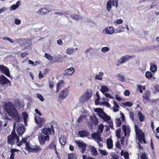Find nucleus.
I'll return each instance as SVG.
<instances>
[{"label": "nucleus", "mask_w": 159, "mask_h": 159, "mask_svg": "<svg viewBox=\"0 0 159 159\" xmlns=\"http://www.w3.org/2000/svg\"><path fill=\"white\" fill-rule=\"evenodd\" d=\"M124 157L125 159H128L129 158V153L126 152H125L124 153Z\"/></svg>", "instance_id": "nucleus-61"}, {"label": "nucleus", "mask_w": 159, "mask_h": 159, "mask_svg": "<svg viewBox=\"0 0 159 159\" xmlns=\"http://www.w3.org/2000/svg\"><path fill=\"white\" fill-rule=\"evenodd\" d=\"M142 85H138V88L139 90V92L140 93H143V91L142 90Z\"/></svg>", "instance_id": "nucleus-64"}, {"label": "nucleus", "mask_w": 159, "mask_h": 159, "mask_svg": "<svg viewBox=\"0 0 159 159\" xmlns=\"http://www.w3.org/2000/svg\"><path fill=\"white\" fill-rule=\"evenodd\" d=\"M74 50L73 48H68L66 50V53L69 55L72 53Z\"/></svg>", "instance_id": "nucleus-47"}, {"label": "nucleus", "mask_w": 159, "mask_h": 159, "mask_svg": "<svg viewBox=\"0 0 159 159\" xmlns=\"http://www.w3.org/2000/svg\"><path fill=\"white\" fill-rule=\"evenodd\" d=\"M100 151L101 154L103 156H105L107 154V153L105 150H100Z\"/></svg>", "instance_id": "nucleus-58"}, {"label": "nucleus", "mask_w": 159, "mask_h": 159, "mask_svg": "<svg viewBox=\"0 0 159 159\" xmlns=\"http://www.w3.org/2000/svg\"><path fill=\"white\" fill-rule=\"evenodd\" d=\"M138 115L139 117V121L140 122L143 121L145 118V116L144 115H143L142 113L140 111H139L138 113Z\"/></svg>", "instance_id": "nucleus-33"}, {"label": "nucleus", "mask_w": 159, "mask_h": 159, "mask_svg": "<svg viewBox=\"0 0 159 159\" xmlns=\"http://www.w3.org/2000/svg\"><path fill=\"white\" fill-rule=\"evenodd\" d=\"M83 159H94L91 157H87V155H83L82 156Z\"/></svg>", "instance_id": "nucleus-56"}, {"label": "nucleus", "mask_w": 159, "mask_h": 159, "mask_svg": "<svg viewBox=\"0 0 159 159\" xmlns=\"http://www.w3.org/2000/svg\"><path fill=\"white\" fill-rule=\"evenodd\" d=\"M68 91V90L67 88L64 89L60 92L59 96V98L61 99H65L67 95Z\"/></svg>", "instance_id": "nucleus-11"}, {"label": "nucleus", "mask_w": 159, "mask_h": 159, "mask_svg": "<svg viewBox=\"0 0 159 159\" xmlns=\"http://www.w3.org/2000/svg\"><path fill=\"white\" fill-rule=\"evenodd\" d=\"M0 71L8 77H10V75L9 69L6 66L3 65H0Z\"/></svg>", "instance_id": "nucleus-9"}, {"label": "nucleus", "mask_w": 159, "mask_h": 159, "mask_svg": "<svg viewBox=\"0 0 159 159\" xmlns=\"http://www.w3.org/2000/svg\"><path fill=\"white\" fill-rule=\"evenodd\" d=\"M91 95L89 94L88 90H87L83 95V98L84 101H88L91 98Z\"/></svg>", "instance_id": "nucleus-17"}, {"label": "nucleus", "mask_w": 159, "mask_h": 159, "mask_svg": "<svg viewBox=\"0 0 159 159\" xmlns=\"http://www.w3.org/2000/svg\"><path fill=\"white\" fill-rule=\"evenodd\" d=\"M130 94L129 91L128 90H126L124 92V94L125 96H128Z\"/></svg>", "instance_id": "nucleus-62"}, {"label": "nucleus", "mask_w": 159, "mask_h": 159, "mask_svg": "<svg viewBox=\"0 0 159 159\" xmlns=\"http://www.w3.org/2000/svg\"><path fill=\"white\" fill-rule=\"evenodd\" d=\"M39 139L40 144L43 145L45 143L46 141L49 140L50 137L48 135H45L43 133L41 132V134L39 136Z\"/></svg>", "instance_id": "nucleus-5"}, {"label": "nucleus", "mask_w": 159, "mask_h": 159, "mask_svg": "<svg viewBox=\"0 0 159 159\" xmlns=\"http://www.w3.org/2000/svg\"><path fill=\"white\" fill-rule=\"evenodd\" d=\"M35 120L36 121V123L38 124L40 127H41L42 125L45 123L46 121L45 119L43 118L39 117L37 120L36 118H35Z\"/></svg>", "instance_id": "nucleus-21"}, {"label": "nucleus", "mask_w": 159, "mask_h": 159, "mask_svg": "<svg viewBox=\"0 0 159 159\" xmlns=\"http://www.w3.org/2000/svg\"><path fill=\"white\" fill-rule=\"evenodd\" d=\"M77 144L79 147L81 148V152L83 154L85 151L86 148V145L83 142H80L78 141Z\"/></svg>", "instance_id": "nucleus-12"}, {"label": "nucleus", "mask_w": 159, "mask_h": 159, "mask_svg": "<svg viewBox=\"0 0 159 159\" xmlns=\"http://www.w3.org/2000/svg\"><path fill=\"white\" fill-rule=\"evenodd\" d=\"M118 78L119 80L121 82H123L125 80V78L124 76L121 74H119L118 75Z\"/></svg>", "instance_id": "nucleus-43"}, {"label": "nucleus", "mask_w": 159, "mask_h": 159, "mask_svg": "<svg viewBox=\"0 0 159 159\" xmlns=\"http://www.w3.org/2000/svg\"><path fill=\"white\" fill-rule=\"evenodd\" d=\"M98 130L99 132L101 133H102L104 129V126L102 124H100L98 125Z\"/></svg>", "instance_id": "nucleus-38"}, {"label": "nucleus", "mask_w": 159, "mask_h": 159, "mask_svg": "<svg viewBox=\"0 0 159 159\" xmlns=\"http://www.w3.org/2000/svg\"><path fill=\"white\" fill-rule=\"evenodd\" d=\"M121 131V130L120 129H117L116 131V136L118 138H120L121 137L120 136V132Z\"/></svg>", "instance_id": "nucleus-40"}, {"label": "nucleus", "mask_w": 159, "mask_h": 159, "mask_svg": "<svg viewBox=\"0 0 159 159\" xmlns=\"http://www.w3.org/2000/svg\"><path fill=\"white\" fill-rule=\"evenodd\" d=\"M123 104L129 107H131L133 105V104L129 101H127L125 103H123Z\"/></svg>", "instance_id": "nucleus-52"}, {"label": "nucleus", "mask_w": 159, "mask_h": 159, "mask_svg": "<svg viewBox=\"0 0 159 159\" xmlns=\"http://www.w3.org/2000/svg\"><path fill=\"white\" fill-rule=\"evenodd\" d=\"M44 57L49 60L51 61L53 59L52 56L48 53H45L44 54Z\"/></svg>", "instance_id": "nucleus-41"}, {"label": "nucleus", "mask_w": 159, "mask_h": 159, "mask_svg": "<svg viewBox=\"0 0 159 159\" xmlns=\"http://www.w3.org/2000/svg\"><path fill=\"white\" fill-rule=\"evenodd\" d=\"M105 33L109 34H112L114 32V28L112 26L108 27L105 29Z\"/></svg>", "instance_id": "nucleus-23"}, {"label": "nucleus", "mask_w": 159, "mask_h": 159, "mask_svg": "<svg viewBox=\"0 0 159 159\" xmlns=\"http://www.w3.org/2000/svg\"><path fill=\"white\" fill-rule=\"evenodd\" d=\"M19 4L18 5L13 4L10 7L11 10H15L19 6Z\"/></svg>", "instance_id": "nucleus-51"}, {"label": "nucleus", "mask_w": 159, "mask_h": 159, "mask_svg": "<svg viewBox=\"0 0 159 159\" xmlns=\"http://www.w3.org/2000/svg\"><path fill=\"white\" fill-rule=\"evenodd\" d=\"M120 115L121 116V119H122V121L123 122H124V121L125 120V116L123 113H122L121 111H120Z\"/></svg>", "instance_id": "nucleus-59"}, {"label": "nucleus", "mask_w": 159, "mask_h": 159, "mask_svg": "<svg viewBox=\"0 0 159 159\" xmlns=\"http://www.w3.org/2000/svg\"><path fill=\"white\" fill-rule=\"evenodd\" d=\"M90 150L93 155L96 156L97 155V151L94 147H92L90 148Z\"/></svg>", "instance_id": "nucleus-31"}, {"label": "nucleus", "mask_w": 159, "mask_h": 159, "mask_svg": "<svg viewBox=\"0 0 159 159\" xmlns=\"http://www.w3.org/2000/svg\"><path fill=\"white\" fill-rule=\"evenodd\" d=\"M111 0H109L107 2L106 9L108 11H110L111 9Z\"/></svg>", "instance_id": "nucleus-35"}, {"label": "nucleus", "mask_w": 159, "mask_h": 159, "mask_svg": "<svg viewBox=\"0 0 159 159\" xmlns=\"http://www.w3.org/2000/svg\"><path fill=\"white\" fill-rule=\"evenodd\" d=\"M100 104H104L106 105L107 107H110V105L109 103L105 101L102 102Z\"/></svg>", "instance_id": "nucleus-54"}, {"label": "nucleus", "mask_w": 159, "mask_h": 159, "mask_svg": "<svg viewBox=\"0 0 159 159\" xmlns=\"http://www.w3.org/2000/svg\"><path fill=\"white\" fill-rule=\"evenodd\" d=\"M41 149L38 146H35L33 148H32L31 152H38L41 151Z\"/></svg>", "instance_id": "nucleus-29"}, {"label": "nucleus", "mask_w": 159, "mask_h": 159, "mask_svg": "<svg viewBox=\"0 0 159 159\" xmlns=\"http://www.w3.org/2000/svg\"><path fill=\"white\" fill-rule=\"evenodd\" d=\"M134 129L136 134L138 137L139 142L141 143L142 140L144 143H146V142L144 138L145 134L142 132V130L139 129L138 126L136 125H134Z\"/></svg>", "instance_id": "nucleus-3"}, {"label": "nucleus", "mask_w": 159, "mask_h": 159, "mask_svg": "<svg viewBox=\"0 0 159 159\" xmlns=\"http://www.w3.org/2000/svg\"><path fill=\"white\" fill-rule=\"evenodd\" d=\"M95 112L98 113L97 115H98L99 117L102 119L103 120L105 121H109L108 122L109 124V126L112 129H114L113 123L112 120L110 121L111 120V117L110 116H108V115L105 113L103 110L101 108H96L95 109Z\"/></svg>", "instance_id": "nucleus-2"}, {"label": "nucleus", "mask_w": 159, "mask_h": 159, "mask_svg": "<svg viewBox=\"0 0 159 159\" xmlns=\"http://www.w3.org/2000/svg\"><path fill=\"white\" fill-rule=\"evenodd\" d=\"M41 133H43V134L49 136L50 135L52 134V133L54 134L55 132L52 125H51L50 128H45L42 129L41 130Z\"/></svg>", "instance_id": "nucleus-4"}, {"label": "nucleus", "mask_w": 159, "mask_h": 159, "mask_svg": "<svg viewBox=\"0 0 159 159\" xmlns=\"http://www.w3.org/2000/svg\"><path fill=\"white\" fill-rule=\"evenodd\" d=\"M96 96L97 97V98L96 100V101H95V103L96 104H98L99 103H97V101L98 100V101L99 99H100V96H99V95L98 93V92H97L96 93Z\"/></svg>", "instance_id": "nucleus-60"}, {"label": "nucleus", "mask_w": 159, "mask_h": 159, "mask_svg": "<svg viewBox=\"0 0 159 159\" xmlns=\"http://www.w3.org/2000/svg\"><path fill=\"white\" fill-rule=\"evenodd\" d=\"M77 156L76 154L73 153L69 154L68 155V159H77Z\"/></svg>", "instance_id": "nucleus-34"}, {"label": "nucleus", "mask_w": 159, "mask_h": 159, "mask_svg": "<svg viewBox=\"0 0 159 159\" xmlns=\"http://www.w3.org/2000/svg\"><path fill=\"white\" fill-rule=\"evenodd\" d=\"M25 130V128L21 124H19L16 128V131L17 134L19 136H22Z\"/></svg>", "instance_id": "nucleus-7"}, {"label": "nucleus", "mask_w": 159, "mask_h": 159, "mask_svg": "<svg viewBox=\"0 0 159 159\" xmlns=\"http://www.w3.org/2000/svg\"><path fill=\"white\" fill-rule=\"evenodd\" d=\"M28 54V52H22L20 54V57L21 58H23L25 57L26 55Z\"/></svg>", "instance_id": "nucleus-53"}, {"label": "nucleus", "mask_w": 159, "mask_h": 159, "mask_svg": "<svg viewBox=\"0 0 159 159\" xmlns=\"http://www.w3.org/2000/svg\"><path fill=\"white\" fill-rule=\"evenodd\" d=\"M75 72V69L73 67H70L66 70L63 73L64 76H70Z\"/></svg>", "instance_id": "nucleus-10"}, {"label": "nucleus", "mask_w": 159, "mask_h": 159, "mask_svg": "<svg viewBox=\"0 0 159 159\" xmlns=\"http://www.w3.org/2000/svg\"><path fill=\"white\" fill-rule=\"evenodd\" d=\"M59 141L61 146H65L66 143V137L64 135H61L59 139Z\"/></svg>", "instance_id": "nucleus-22"}, {"label": "nucleus", "mask_w": 159, "mask_h": 159, "mask_svg": "<svg viewBox=\"0 0 159 159\" xmlns=\"http://www.w3.org/2000/svg\"><path fill=\"white\" fill-rule=\"evenodd\" d=\"M37 97L39 98L41 101L43 102L44 100V99L43 96L39 93H37L36 94Z\"/></svg>", "instance_id": "nucleus-49"}, {"label": "nucleus", "mask_w": 159, "mask_h": 159, "mask_svg": "<svg viewBox=\"0 0 159 159\" xmlns=\"http://www.w3.org/2000/svg\"><path fill=\"white\" fill-rule=\"evenodd\" d=\"M19 141V138H17L16 137L12 136H8L7 137V142L8 144H10L11 145H13L15 144V143H16Z\"/></svg>", "instance_id": "nucleus-6"}, {"label": "nucleus", "mask_w": 159, "mask_h": 159, "mask_svg": "<svg viewBox=\"0 0 159 159\" xmlns=\"http://www.w3.org/2000/svg\"><path fill=\"white\" fill-rule=\"evenodd\" d=\"M145 76L146 78L148 79H150L152 77V73L149 71H147L145 73Z\"/></svg>", "instance_id": "nucleus-36"}, {"label": "nucleus", "mask_w": 159, "mask_h": 159, "mask_svg": "<svg viewBox=\"0 0 159 159\" xmlns=\"http://www.w3.org/2000/svg\"><path fill=\"white\" fill-rule=\"evenodd\" d=\"M123 21L121 19H118L115 21V23L116 24H121L123 23Z\"/></svg>", "instance_id": "nucleus-57"}, {"label": "nucleus", "mask_w": 159, "mask_h": 159, "mask_svg": "<svg viewBox=\"0 0 159 159\" xmlns=\"http://www.w3.org/2000/svg\"><path fill=\"white\" fill-rule=\"evenodd\" d=\"M107 144L108 148L111 149L112 148L113 146V141L111 139L108 138L107 139Z\"/></svg>", "instance_id": "nucleus-24"}, {"label": "nucleus", "mask_w": 159, "mask_h": 159, "mask_svg": "<svg viewBox=\"0 0 159 159\" xmlns=\"http://www.w3.org/2000/svg\"><path fill=\"white\" fill-rule=\"evenodd\" d=\"M115 123L116 127L120 126L122 124L121 121L119 118H117L116 119Z\"/></svg>", "instance_id": "nucleus-37"}, {"label": "nucleus", "mask_w": 159, "mask_h": 159, "mask_svg": "<svg viewBox=\"0 0 159 159\" xmlns=\"http://www.w3.org/2000/svg\"><path fill=\"white\" fill-rule=\"evenodd\" d=\"M23 118L24 122L25 123H26L28 114L26 112L23 113Z\"/></svg>", "instance_id": "nucleus-46"}, {"label": "nucleus", "mask_w": 159, "mask_h": 159, "mask_svg": "<svg viewBox=\"0 0 159 159\" xmlns=\"http://www.w3.org/2000/svg\"><path fill=\"white\" fill-rule=\"evenodd\" d=\"M113 103L114 106L113 107V111L116 112L119 111V110L117 109L119 108V106L117 102L115 101H113Z\"/></svg>", "instance_id": "nucleus-32"}, {"label": "nucleus", "mask_w": 159, "mask_h": 159, "mask_svg": "<svg viewBox=\"0 0 159 159\" xmlns=\"http://www.w3.org/2000/svg\"><path fill=\"white\" fill-rule=\"evenodd\" d=\"M134 113L132 112H129V116L131 118V119L133 121L134 120Z\"/></svg>", "instance_id": "nucleus-55"}, {"label": "nucleus", "mask_w": 159, "mask_h": 159, "mask_svg": "<svg viewBox=\"0 0 159 159\" xmlns=\"http://www.w3.org/2000/svg\"><path fill=\"white\" fill-rule=\"evenodd\" d=\"M91 120L93 122V123L95 126L97 125L98 123V118L96 116L93 117L92 116H91L90 117Z\"/></svg>", "instance_id": "nucleus-26"}, {"label": "nucleus", "mask_w": 159, "mask_h": 159, "mask_svg": "<svg viewBox=\"0 0 159 159\" xmlns=\"http://www.w3.org/2000/svg\"><path fill=\"white\" fill-rule=\"evenodd\" d=\"M19 150L16 148H12L11 150V154L10 156V159H14L15 152H19Z\"/></svg>", "instance_id": "nucleus-27"}, {"label": "nucleus", "mask_w": 159, "mask_h": 159, "mask_svg": "<svg viewBox=\"0 0 159 159\" xmlns=\"http://www.w3.org/2000/svg\"><path fill=\"white\" fill-rule=\"evenodd\" d=\"M25 146L26 149L29 151L31 152L32 148L30 146L29 143L28 142L26 143Z\"/></svg>", "instance_id": "nucleus-44"}, {"label": "nucleus", "mask_w": 159, "mask_h": 159, "mask_svg": "<svg viewBox=\"0 0 159 159\" xmlns=\"http://www.w3.org/2000/svg\"><path fill=\"white\" fill-rule=\"evenodd\" d=\"M11 82L4 75H0V83L2 85H5Z\"/></svg>", "instance_id": "nucleus-14"}, {"label": "nucleus", "mask_w": 159, "mask_h": 159, "mask_svg": "<svg viewBox=\"0 0 159 159\" xmlns=\"http://www.w3.org/2000/svg\"><path fill=\"white\" fill-rule=\"evenodd\" d=\"M151 95V93L148 90H147L143 94V99L145 100L146 102L148 101L150 99Z\"/></svg>", "instance_id": "nucleus-13"}, {"label": "nucleus", "mask_w": 159, "mask_h": 159, "mask_svg": "<svg viewBox=\"0 0 159 159\" xmlns=\"http://www.w3.org/2000/svg\"><path fill=\"white\" fill-rule=\"evenodd\" d=\"M108 90L109 89L106 86L103 85L101 87V89H100V91L102 92L103 94H104L106 92H108Z\"/></svg>", "instance_id": "nucleus-30"}, {"label": "nucleus", "mask_w": 159, "mask_h": 159, "mask_svg": "<svg viewBox=\"0 0 159 159\" xmlns=\"http://www.w3.org/2000/svg\"><path fill=\"white\" fill-rule=\"evenodd\" d=\"M140 157L141 159H148V155L145 153H142Z\"/></svg>", "instance_id": "nucleus-45"}, {"label": "nucleus", "mask_w": 159, "mask_h": 159, "mask_svg": "<svg viewBox=\"0 0 159 159\" xmlns=\"http://www.w3.org/2000/svg\"><path fill=\"white\" fill-rule=\"evenodd\" d=\"M122 129L124 132L125 136V137L127 136V134L128 136L129 135V134L130 133V129L129 127H127V128L125 125H123L122 126Z\"/></svg>", "instance_id": "nucleus-15"}, {"label": "nucleus", "mask_w": 159, "mask_h": 159, "mask_svg": "<svg viewBox=\"0 0 159 159\" xmlns=\"http://www.w3.org/2000/svg\"><path fill=\"white\" fill-rule=\"evenodd\" d=\"M71 16L73 19L75 20H78L80 18V16L76 14H71Z\"/></svg>", "instance_id": "nucleus-42"}, {"label": "nucleus", "mask_w": 159, "mask_h": 159, "mask_svg": "<svg viewBox=\"0 0 159 159\" xmlns=\"http://www.w3.org/2000/svg\"><path fill=\"white\" fill-rule=\"evenodd\" d=\"M78 134L80 137L82 138H84L85 137L89 136L90 134L89 132L85 130L79 131L78 132Z\"/></svg>", "instance_id": "nucleus-16"}, {"label": "nucleus", "mask_w": 159, "mask_h": 159, "mask_svg": "<svg viewBox=\"0 0 159 159\" xmlns=\"http://www.w3.org/2000/svg\"><path fill=\"white\" fill-rule=\"evenodd\" d=\"M125 27L122 25H119L118 27L116 29V33H120L122 32L124 30Z\"/></svg>", "instance_id": "nucleus-28"}, {"label": "nucleus", "mask_w": 159, "mask_h": 159, "mask_svg": "<svg viewBox=\"0 0 159 159\" xmlns=\"http://www.w3.org/2000/svg\"><path fill=\"white\" fill-rule=\"evenodd\" d=\"M2 103L4 110L8 115L10 117L14 118L17 122H19L20 120L21 117L15 105L10 102H2Z\"/></svg>", "instance_id": "nucleus-1"}, {"label": "nucleus", "mask_w": 159, "mask_h": 159, "mask_svg": "<svg viewBox=\"0 0 159 159\" xmlns=\"http://www.w3.org/2000/svg\"><path fill=\"white\" fill-rule=\"evenodd\" d=\"M109 50V48L107 47H103L101 49V51L103 52H105L108 51Z\"/></svg>", "instance_id": "nucleus-50"}, {"label": "nucleus", "mask_w": 159, "mask_h": 159, "mask_svg": "<svg viewBox=\"0 0 159 159\" xmlns=\"http://www.w3.org/2000/svg\"><path fill=\"white\" fill-rule=\"evenodd\" d=\"M56 140H53L48 146V148L51 149H54L56 148Z\"/></svg>", "instance_id": "nucleus-25"}, {"label": "nucleus", "mask_w": 159, "mask_h": 159, "mask_svg": "<svg viewBox=\"0 0 159 159\" xmlns=\"http://www.w3.org/2000/svg\"><path fill=\"white\" fill-rule=\"evenodd\" d=\"M91 136L93 138L101 142L102 141V139L100 136V134L98 133H92Z\"/></svg>", "instance_id": "nucleus-18"}, {"label": "nucleus", "mask_w": 159, "mask_h": 159, "mask_svg": "<svg viewBox=\"0 0 159 159\" xmlns=\"http://www.w3.org/2000/svg\"><path fill=\"white\" fill-rule=\"evenodd\" d=\"M49 11L46 8L43 7L39 9L38 12L40 14L45 15L48 13Z\"/></svg>", "instance_id": "nucleus-20"}, {"label": "nucleus", "mask_w": 159, "mask_h": 159, "mask_svg": "<svg viewBox=\"0 0 159 159\" xmlns=\"http://www.w3.org/2000/svg\"><path fill=\"white\" fill-rule=\"evenodd\" d=\"M21 23V21L18 18H16L15 20V23L17 25H19Z\"/></svg>", "instance_id": "nucleus-63"}, {"label": "nucleus", "mask_w": 159, "mask_h": 159, "mask_svg": "<svg viewBox=\"0 0 159 159\" xmlns=\"http://www.w3.org/2000/svg\"><path fill=\"white\" fill-rule=\"evenodd\" d=\"M157 67L156 65H153L151 66L150 70L152 72H155L157 70Z\"/></svg>", "instance_id": "nucleus-39"}, {"label": "nucleus", "mask_w": 159, "mask_h": 159, "mask_svg": "<svg viewBox=\"0 0 159 159\" xmlns=\"http://www.w3.org/2000/svg\"><path fill=\"white\" fill-rule=\"evenodd\" d=\"M8 136H14L15 137H16L17 138H18V137H19L16 134L15 132V129H13V130L11 132V134L9 135Z\"/></svg>", "instance_id": "nucleus-48"}, {"label": "nucleus", "mask_w": 159, "mask_h": 159, "mask_svg": "<svg viewBox=\"0 0 159 159\" xmlns=\"http://www.w3.org/2000/svg\"><path fill=\"white\" fill-rule=\"evenodd\" d=\"M64 84V82L62 80H60L58 81L57 84V89L56 91V93H58L59 92L60 89L63 86Z\"/></svg>", "instance_id": "nucleus-19"}, {"label": "nucleus", "mask_w": 159, "mask_h": 159, "mask_svg": "<svg viewBox=\"0 0 159 159\" xmlns=\"http://www.w3.org/2000/svg\"><path fill=\"white\" fill-rule=\"evenodd\" d=\"M133 57V56H130L129 55H125L122 57L120 59H118V61L120 63L122 64L128 61L129 60Z\"/></svg>", "instance_id": "nucleus-8"}]
</instances>
